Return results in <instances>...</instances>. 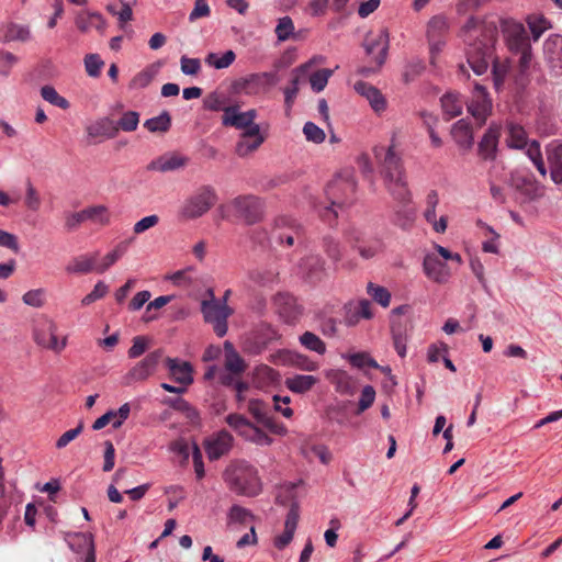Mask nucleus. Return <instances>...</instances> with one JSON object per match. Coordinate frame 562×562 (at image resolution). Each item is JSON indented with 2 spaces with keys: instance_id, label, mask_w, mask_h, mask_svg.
Instances as JSON below:
<instances>
[{
  "instance_id": "29",
  "label": "nucleus",
  "mask_w": 562,
  "mask_h": 562,
  "mask_svg": "<svg viewBox=\"0 0 562 562\" xmlns=\"http://www.w3.org/2000/svg\"><path fill=\"white\" fill-rule=\"evenodd\" d=\"M506 145L512 149H524L530 142L528 134L522 125L515 122L506 123Z\"/></svg>"
},
{
  "instance_id": "39",
  "label": "nucleus",
  "mask_w": 562,
  "mask_h": 562,
  "mask_svg": "<svg viewBox=\"0 0 562 562\" xmlns=\"http://www.w3.org/2000/svg\"><path fill=\"white\" fill-rule=\"evenodd\" d=\"M226 350L225 368L228 372L239 374L245 370V363L241 357L236 352L232 342L225 341Z\"/></svg>"
},
{
  "instance_id": "8",
  "label": "nucleus",
  "mask_w": 562,
  "mask_h": 562,
  "mask_svg": "<svg viewBox=\"0 0 562 562\" xmlns=\"http://www.w3.org/2000/svg\"><path fill=\"white\" fill-rule=\"evenodd\" d=\"M341 313L336 304H326L314 314L316 329L326 338H337L344 324L337 315Z\"/></svg>"
},
{
  "instance_id": "33",
  "label": "nucleus",
  "mask_w": 562,
  "mask_h": 562,
  "mask_svg": "<svg viewBox=\"0 0 562 562\" xmlns=\"http://www.w3.org/2000/svg\"><path fill=\"white\" fill-rule=\"evenodd\" d=\"M279 331L270 324H261L255 333L256 339V352H260L267 348V346L278 339H280Z\"/></svg>"
},
{
  "instance_id": "1",
  "label": "nucleus",
  "mask_w": 562,
  "mask_h": 562,
  "mask_svg": "<svg viewBox=\"0 0 562 562\" xmlns=\"http://www.w3.org/2000/svg\"><path fill=\"white\" fill-rule=\"evenodd\" d=\"M461 37L467 48V60L475 75L486 72L492 64L494 86L498 89L503 83L507 66L497 61L494 56V31L475 16H470L461 30Z\"/></svg>"
},
{
  "instance_id": "19",
  "label": "nucleus",
  "mask_w": 562,
  "mask_h": 562,
  "mask_svg": "<svg viewBox=\"0 0 562 562\" xmlns=\"http://www.w3.org/2000/svg\"><path fill=\"white\" fill-rule=\"evenodd\" d=\"M423 270L426 277L435 283L443 284L450 279V270L446 262L434 254H427L423 260Z\"/></svg>"
},
{
  "instance_id": "16",
  "label": "nucleus",
  "mask_w": 562,
  "mask_h": 562,
  "mask_svg": "<svg viewBox=\"0 0 562 562\" xmlns=\"http://www.w3.org/2000/svg\"><path fill=\"white\" fill-rule=\"evenodd\" d=\"M276 82V74L270 71L250 74L235 81L234 87L246 94H256L261 88L273 85Z\"/></svg>"
},
{
  "instance_id": "5",
  "label": "nucleus",
  "mask_w": 562,
  "mask_h": 562,
  "mask_svg": "<svg viewBox=\"0 0 562 562\" xmlns=\"http://www.w3.org/2000/svg\"><path fill=\"white\" fill-rule=\"evenodd\" d=\"M225 209L247 225L258 223L263 215V202L252 194L236 196Z\"/></svg>"
},
{
  "instance_id": "7",
  "label": "nucleus",
  "mask_w": 562,
  "mask_h": 562,
  "mask_svg": "<svg viewBox=\"0 0 562 562\" xmlns=\"http://www.w3.org/2000/svg\"><path fill=\"white\" fill-rule=\"evenodd\" d=\"M373 154L380 164L383 180L405 175L403 159L395 151V135H393L389 147L375 146Z\"/></svg>"
},
{
  "instance_id": "26",
  "label": "nucleus",
  "mask_w": 562,
  "mask_h": 562,
  "mask_svg": "<svg viewBox=\"0 0 562 562\" xmlns=\"http://www.w3.org/2000/svg\"><path fill=\"white\" fill-rule=\"evenodd\" d=\"M385 187L392 198L402 205L412 202V193L408 189L406 175L384 180Z\"/></svg>"
},
{
  "instance_id": "49",
  "label": "nucleus",
  "mask_w": 562,
  "mask_h": 562,
  "mask_svg": "<svg viewBox=\"0 0 562 562\" xmlns=\"http://www.w3.org/2000/svg\"><path fill=\"white\" fill-rule=\"evenodd\" d=\"M87 221H91L98 224H109L110 216L108 209L104 205H93L82 210Z\"/></svg>"
},
{
  "instance_id": "36",
  "label": "nucleus",
  "mask_w": 562,
  "mask_h": 562,
  "mask_svg": "<svg viewBox=\"0 0 562 562\" xmlns=\"http://www.w3.org/2000/svg\"><path fill=\"white\" fill-rule=\"evenodd\" d=\"M277 226H289V229L284 233L274 232L273 238L279 244H286L288 246H292L294 244V239L299 237L300 227L295 225H291L292 221L286 217L278 218L276 222Z\"/></svg>"
},
{
  "instance_id": "53",
  "label": "nucleus",
  "mask_w": 562,
  "mask_h": 562,
  "mask_svg": "<svg viewBox=\"0 0 562 562\" xmlns=\"http://www.w3.org/2000/svg\"><path fill=\"white\" fill-rule=\"evenodd\" d=\"M139 123V113L136 111H127L115 122L117 132L120 130L124 132H133L137 128Z\"/></svg>"
},
{
  "instance_id": "28",
  "label": "nucleus",
  "mask_w": 562,
  "mask_h": 562,
  "mask_svg": "<svg viewBox=\"0 0 562 562\" xmlns=\"http://www.w3.org/2000/svg\"><path fill=\"white\" fill-rule=\"evenodd\" d=\"M98 257V251L77 256L67 265L66 271L72 274H88L92 271L95 272Z\"/></svg>"
},
{
  "instance_id": "24",
  "label": "nucleus",
  "mask_w": 562,
  "mask_h": 562,
  "mask_svg": "<svg viewBox=\"0 0 562 562\" xmlns=\"http://www.w3.org/2000/svg\"><path fill=\"white\" fill-rule=\"evenodd\" d=\"M353 89L357 93L364 97L371 108L376 112L381 113L386 109V100L381 91L374 86L366 81H358L353 85Z\"/></svg>"
},
{
  "instance_id": "14",
  "label": "nucleus",
  "mask_w": 562,
  "mask_h": 562,
  "mask_svg": "<svg viewBox=\"0 0 562 562\" xmlns=\"http://www.w3.org/2000/svg\"><path fill=\"white\" fill-rule=\"evenodd\" d=\"M233 436L225 429L206 438L204 449L209 460L215 461L227 454L233 448Z\"/></svg>"
},
{
  "instance_id": "11",
  "label": "nucleus",
  "mask_w": 562,
  "mask_h": 562,
  "mask_svg": "<svg viewBox=\"0 0 562 562\" xmlns=\"http://www.w3.org/2000/svg\"><path fill=\"white\" fill-rule=\"evenodd\" d=\"M362 46L368 56L374 55V53L378 52L373 59L378 60V66H383L386 60L390 46V34L387 29H381L378 33H367Z\"/></svg>"
},
{
  "instance_id": "31",
  "label": "nucleus",
  "mask_w": 562,
  "mask_h": 562,
  "mask_svg": "<svg viewBox=\"0 0 562 562\" xmlns=\"http://www.w3.org/2000/svg\"><path fill=\"white\" fill-rule=\"evenodd\" d=\"M451 135L460 148L470 149L473 146L472 128L464 120H459L452 125Z\"/></svg>"
},
{
  "instance_id": "45",
  "label": "nucleus",
  "mask_w": 562,
  "mask_h": 562,
  "mask_svg": "<svg viewBox=\"0 0 562 562\" xmlns=\"http://www.w3.org/2000/svg\"><path fill=\"white\" fill-rule=\"evenodd\" d=\"M241 438L260 447L271 446L273 442V439L254 423Z\"/></svg>"
},
{
  "instance_id": "55",
  "label": "nucleus",
  "mask_w": 562,
  "mask_h": 562,
  "mask_svg": "<svg viewBox=\"0 0 562 562\" xmlns=\"http://www.w3.org/2000/svg\"><path fill=\"white\" fill-rule=\"evenodd\" d=\"M22 301L25 305L41 308L46 301V290L43 288L30 290L23 294Z\"/></svg>"
},
{
  "instance_id": "17",
  "label": "nucleus",
  "mask_w": 562,
  "mask_h": 562,
  "mask_svg": "<svg viewBox=\"0 0 562 562\" xmlns=\"http://www.w3.org/2000/svg\"><path fill=\"white\" fill-rule=\"evenodd\" d=\"M543 55L550 69L562 75V35L552 34L544 41Z\"/></svg>"
},
{
  "instance_id": "44",
  "label": "nucleus",
  "mask_w": 562,
  "mask_h": 562,
  "mask_svg": "<svg viewBox=\"0 0 562 562\" xmlns=\"http://www.w3.org/2000/svg\"><path fill=\"white\" fill-rule=\"evenodd\" d=\"M41 97L49 104L57 106L61 110H67L70 108L69 101L63 95H60L53 86H43L41 88Z\"/></svg>"
},
{
  "instance_id": "27",
  "label": "nucleus",
  "mask_w": 562,
  "mask_h": 562,
  "mask_svg": "<svg viewBox=\"0 0 562 562\" xmlns=\"http://www.w3.org/2000/svg\"><path fill=\"white\" fill-rule=\"evenodd\" d=\"M312 63H313V60H310V61L302 64L299 67L294 68L292 71V78L290 81V86H288L283 89L284 105H285V110L288 113L292 110V106H293L294 101L299 93V85H300L299 74L307 72L312 66Z\"/></svg>"
},
{
  "instance_id": "22",
  "label": "nucleus",
  "mask_w": 562,
  "mask_h": 562,
  "mask_svg": "<svg viewBox=\"0 0 562 562\" xmlns=\"http://www.w3.org/2000/svg\"><path fill=\"white\" fill-rule=\"evenodd\" d=\"M32 38L31 29L26 24L14 22L0 24V43L29 42Z\"/></svg>"
},
{
  "instance_id": "34",
  "label": "nucleus",
  "mask_w": 562,
  "mask_h": 562,
  "mask_svg": "<svg viewBox=\"0 0 562 562\" xmlns=\"http://www.w3.org/2000/svg\"><path fill=\"white\" fill-rule=\"evenodd\" d=\"M278 271L273 268H256L249 271L250 281L258 286H271L278 281Z\"/></svg>"
},
{
  "instance_id": "9",
  "label": "nucleus",
  "mask_w": 562,
  "mask_h": 562,
  "mask_svg": "<svg viewBox=\"0 0 562 562\" xmlns=\"http://www.w3.org/2000/svg\"><path fill=\"white\" fill-rule=\"evenodd\" d=\"M501 29L505 43L512 53L526 49L531 46L529 36L522 23L513 19H506L502 21Z\"/></svg>"
},
{
  "instance_id": "25",
  "label": "nucleus",
  "mask_w": 562,
  "mask_h": 562,
  "mask_svg": "<svg viewBox=\"0 0 562 562\" xmlns=\"http://www.w3.org/2000/svg\"><path fill=\"white\" fill-rule=\"evenodd\" d=\"M550 176L555 184H562V143L552 142L546 148Z\"/></svg>"
},
{
  "instance_id": "52",
  "label": "nucleus",
  "mask_w": 562,
  "mask_h": 562,
  "mask_svg": "<svg viewBox=\"0 0 562 562\" xmlns=\"http://www.w3.org/2000/svg\"><path fill=\"white\" fill-rule=\"evenodd\" d=\"M367 293L382 307H387L390 305L391 293L386 288L369 282L367 285Z\"/></svg>"
},
{
  "instance_id": "2",
  "label": "nucleus",
  "mask_w": 562,
  "mask_h": 562,
  "mask_svg": "<svg viewBox=\"0 0 562 562\" xmlns=\"http://www.w3.org/2000/svg\"><path fill=\"white\" fill-rule=\"evenodd\" d=\"M223 480L232 492L245 497H256L263 490L258 469L244 459L231 461L223 472Z\"/></svg>"
},
{
  "instance_id": "62",
  "label": "nucleus",
  "mask_w": 562,
  "mask_h": 562,
  "mask_svg": "<svg viewBox=\"0 0 562 562\" xmlns=\"http://www.w3.org/2000/svg\"><path fill=\"white\" fill-rule=\"evenodd\" d=\"M375 400V390L372 385H366L362 391L358 403V412L362 413L372 406Z\"/></svg>"
},
{
  "instance_id": "58",
  "label": "nucleus",
  "mask_w": 562,
  "mask_h": 562,
  "mask_svg": "<svg viewBox=\"0 0 562 562\" xmlns=\"http://www.w3.org/2000/svg\"><path fill=\"white\" fill-rule=\"evenodd\" d=\"M294 32V24L290 16L280 18L276 27V34L280 42H284L291 37Z\"/></svg>"
},
{
  "instance_id": "6",
  "label": "nucleus",
  "mask_w": 562,
  "mask_h": 562,
  "mask_svg": "<svg viewBox=\"0 0 562 562\" xmlns=\"http://www.w3.org/2000/svg\"><path fill=\"white\" fill-rule=\"evenodd\" d=\"M217 194L211 186L201 187L193 195L189 196L181 206L180 214L184 218L201 217L216 203Z\"/></svg>"
},
{
  "instance_id": "54",
  "label": "nucleus",
  "mask_w": 562,
  "mask_h": 562,
  "mask_svg": "<svg viewBox=\"0 0 562 562\" xmlns=\"http://www.w3.org/2000/svg\"><path fill=\"white\" fill-rule=\"evenodd\" d=\"M67 346V337L58 340L56 336V325L53 322H47V345L45 349L53 350L59 353Z\"/></svg>"
},
{
  "instance_id": "47",
  "label": "nucleus",
  "mask_w": 562,
  "mask_h": 562,
  "mask_svg": "<svg viewBox=\"0 0 562 562\" xmlns=\"http://www.w3.org/2000/svg\"><path fill=\"white\" fill-rule=\"evenodd\" d=\"M248 412L256 419V422L262 426L272 417L269 415L267 404L258 398H252L249 401Z\"/></svg>"
},
{
  "instance_id": "3",
  "label": "nucleus",
  "mask_w": 562,
  "mask_h": 562,
  "mask_svg": "<svg viewBox=\"0 0 562 562\" xmlns=\"http://www.w3.org/2000/svg\"><path fill=\"white\" fill-rule=\"evenodd\" d=\"M357 180L355 171L351 169H345L339 172L327 186L326 195L330 201V205L324 209L322 217L325 221L330 222L329 216L335 220L337 217V211L333 207L342 209L349 206L356 200Z\"/></svg>"
},
{
  "instance_id": "15",
  "label": "nucleus",
  "mask_w": 562,
  "mask_h": 562,
  "mask_svg": "<svg viewBox=\"0 0 562 562\" xmlns=\"http://www.w3.org/2000/svg\"><path fill=\"white\" fill-rule=\"evenodd\" d=\"M273 303L277 313L285 324H294L302 314V307L297 300L289 293H278Z\"/></svg>"
},
{
  "instance_id": "20",
  "label": "nucleus",
  "mask_w": 562,
  "mask_h": 562,
  "mask_svg": "<svg viewBox=\"0 0 562 562\" xmlns=\"http://www.w3.org/2000/svg\"><path fill=\"white\" fill-rule=\"evenodd\" d=\"M166 367L175 382L186 387L193 383V367L189 361L178 358H167Z\"/></svg>"
},
{
  "instance_id": "35",
  "label": "nucleus",
  "mask_w": 562,
  "mask_h": 562,
  "mask_svg": "<svg viewBox=\"0 0 562 562\" xmlns=\"http://www.w3.org/2000/svg\"><path fill=\"white\" fill-rule=\"evenodd\" d=\"M317 382L314 375L296 374L285 380V386L294 393L302 394L310 391Z\"/></svg>"
},
{
  "instance_id": "60",
  "label": "nucleus",
  "mask_w": 562,
  "mask_h": 562,
  "mask_svg": "<svg viewBox=\"0 0 562 562\" xmlns=\"http://www.w3.org/2000/svg\"><path fill=\"white\" fill-rule=\"evenodd\" d=\"M108 292L109 285L105 284L103 281H98L94 284L93 290L81 300V304L85 306L90 305L97 300L104 297L108 294Z\"/></svg>"
},
{
  "instance_id": "30",
  "label": "nucleus",
  "mask_w": 562,
  "mask_h": 562,
  "mask_svg": "<svg viewBox=\"0 0 562 562\" xmlns=\"http://www.w3.org/2000/svg\"><path fill=\"white\" fill-rule=\"evenodd\" d=\"M187 164V158L172 155V156H161L155 160H151L148 166L147 170L149 171H160V172H168L173 171L177 169H180L184 167Z\"/></svg>"
},
{
  "instance_id": "46",
  "label": "nucleus",
  "mask_w": 562,
  "mask_h": 562,
  "mask_svg": "<svg viewBox=\"0 0 562 562\" xmlns=\"http://www.w3.org/2000/svg\"><path fill=\"white\" fill-rule=\"evenodd\" d=\"M235 58L236 54L229 49L222 55L217 53H210L205 58V63L215 69H224L229 67L234 63Z\"/></svg>"
},
{
  "instance_id": "51",
  "label": "nucleus",
  "mask_w": 562,
  "mask_h": 562,
  "mask_svg": "<svg viewBox=\"0 0 562 562\" xmlns=\"http://www.w3.org/2000/svg\"><path fill=\"white\" fill-rule=\"evenodd\" d=\"M334 74V70L331 69H328V68H323V69H319L315 72H313L311 76H310V85H311V88L314 92L316 93H319L322 92L329 78L333 76Z\"/></svg>"
},
{
  "instance_id": "38",
  "label": "nucleus",
  "mask_w": 562,
  "mask_h": 562,
  "mask_svg": "<svg viewBox=\"0 0 562 562\" xmlns=\"http://www.w3.org/2000/svg\"><path fill=\"white\" fill-rule=\"evenodd\" d=\"M440 103L443 113L448 115V120L457 117L462 113L463 103L457 93H445L440 99Z\"/></svg>"
},
{
  "instance_id": "10",
  "label": "nucleus",
  "mask_w": 562,
  "mask_h": 562,
  "mask_svg": "<svg viewBox=\"0 0 562 562\" xmlns=\"http://www.w3.org/2000/svg\"><path fill=\"white\" fill-rule=\"evenodd\" d=\"M339 310L342 314L344 325L347 327H355L362 319L373 317L371 302L367 299L349 300Z\"/></svg>"
},
{
  "instance_id": "37",
  "label": "nucleus",
  "mask_w": 562,
  "mask_h": 562,
  "mask_svg": "<svg viewBox=\"0 0 562 562\" xmlns=\"http://www.w3.org/2000/svg\"><path fill=\"white\" fill-rule=\"evenodd\" d=\"M491 100L488 97H472V100L468 103L469 113L477 121L484 122L491 111Z\"/></svg>"
},
{
  "instance_id": "61",
  "label": "nucleus",
  "mask_w": 562,
  "mask_h": 562,
  "mask_svg": "<svg viewBox=\"0 0 562 562\" xmlns=\"http://www.w3.org/2000/svg\"><path fill=\"white\" fill-rule=\"evenodd\" d=\"M349 362L351 366H353L356 368H360V369L364 368V367H369V368H373V369L379 368L378 362L373 358H371L368 353H364V352L352 353L349 357Z\"/></svg>"
},
{
  "instance_id": "63",
  "label": "nucleus",
  "mask_w": 562,
  "mask_h": 562,
  "mask_svg": "<svg viewBox=\"0 0 562 562\" xmlns=\"http://www.w3.org/2000/svg\"><path fill=\"white\" fill-rule=\"evenodd\" d=\"M19 61V58L7 50L0 49V75L9 76L11 68Z\"/></svg>"
},
{
  "instance_id": "64",
  "label": "nucleus",
  "mask_w": 562,
  "mask_h": 562,
  "mask_svg": "<svg viewBox=\"0 0 562 562\" xmlns=\"http://www.w3.org/2000/svg\"><path fill=\"white\" fill-rule=\"evenodd\" d=\"M180 67L182 74L186 76H195L201 69V61L199 58L182 56L180 59Z\"/></svg>"
},
{
  "instance_id": "13",
  "label": "nucleus",
  "mask_w": 562,
  "mask_h": 562,
  "mask_svg": "<svg viewBox=\"0 0 562 562\" xmlns=\"http://www.w3.org/2000/svg\"><path fill=\"white\" fill-rule=\"evenodd\" d=\"M240 137L235 146V153L239 157H246L257 150L265 142L260 126L255 121L241 130Z\"/></svg>"
},
{
  "instance_id": "41",
  "label": "nucleus",
  "mask_w": 562,
  "mask_h": 562,
  "mask_svg": "<svg viewBox=\"0 0 562 562\" xmlns=\"http://www.w3.org/2000/svg\"><path fill=\"white\" fill-rule=\"evenodd\" d=\"M527 24L535 42H537L547 30L552 27L551 22L542 14L529 15L527 18Z\"/></svg>"
},
{
  "instance_id": "23",
  "label": "nucleus",
  "mask_w": 562,
  "mask_h": 562,
  "mask_svg": "<svg viewBox=\"0 0 562 562\" xmlns=\"http://www.w3.org/2000/svg\"><path fill=\"white\" fill-rule=\"evenodd\" d=\"M499 136L498 126H490L483 134L479 142L477 151L484 160H494L496 158Z\"/></svg>"
},
{
  "instance_id": "59",
  "label": "nucleus",
  "mask_w": 562,
  "mask_h": 562,
  "mask_svg": "<svg viewBox=\"0 0 562 562\" xmlns=\"http://www.w3.org/2000/svg\"><path fill=\"white\" fill-rule=\"evenodd\" d=\"M166 403L173 409L184 413L189 418H196V409L184 398L177 397L166 401Z\"/></svg>"
},
{
  "instance_id": "56",
  "label": "nucleus",
  "mask_w": 562,
  "mask_h": 562,
  "mask_svg": "<svg viewBox=\"0 0 562 562\" xmlns=\"http://www.w3.org/2000/svg\"><path fill=\"white\" fill-rule=\"evenodd\" d=\"M303 134L307 142H312L314 144H322L326 138L324 130L311 121L304 124Z\"/></svg>"
},
{
  "instance_id": "50",
  "label": "nucleus",
  "mask_w": 562,
  "mask_h": 562,
  "mask_svg": "<svg viewBox=\"0 0 562 562\" xmlns=\"http://www.w3.org/2000/svg\"><path fill=\"white\" fill-rule=\"evenodd\" d=\"M226 424L237 432L238 436L243 437L245 432L251 426V422L241 414L233 413L225 417Z\"/></svg>"
},
{
  "instance_id": "12",
  "label": "nucleus",
  "mask_w": 562,
  "mask_h": 562,
  "mask_svg": "<svg viewBox=\"0 0 562 562\" xmlns=\"http://www.w3.org/2000/svg\"><path fill=\"white\" fill-rule=\"evenodd\" d=\"M161 357L162 351L160 349L149 352L126 373L124 376L125 384L130 385L148 379L155 372Z\"/></svg>"
},
{
  "instance_id": "40",
  "label": "nucleus",
  "mask_w": 562,
  "mask_h": 562,
  "mask_svg": "<svg viewBox=\"0 0 562 562\" xmlns=\"http://www.w3.org/2000/svg\"><path fill=\"white\" fill-rule=\"evenodd\" d=\"M170 126L171 116L167 111H162L159 115L144 122V127L151 133H166L169 131Z\"/></svg>"
},
{
  "instance_id": "21",
  "label": "nucleus",
  "mask_w": 562,
  "mask_h": 562,
  "mask_svg": "<svg viewBox=\"0 0 562 562\" xmlns=\"http://www.w3.org/2000/svg\"><path fill=\"white\" fill-rule=\"evenodd\" d=\"M87 136L94 142L111 139L117 135V126L110 117H101L86 127Z\"/></svg>"
},
{
  "instance_id": "32",
  "label": "nucleus",
  "mask_w": 562,
  "mask_h": 562,
  "mask_svg": "<svg viewBox=\"0 0 562 562\" xmlns=\"http://www.w3.org/2000/svg\"><path fill=\"white\" fill-rule=\"evenodd\" d=\"M514 54L519 55L518 59V75L516 76V83L520 88H525L529 82V71L532 61V48L531 46L526 49L515 52Z\"/></svg>"
},
{
  "instance_id": "18",
  "label": "nucleus",
  "mask_w": 562,
  "mask_h": 562,
  "mask_svg": "<svg viewBox=\"0 0 562 562\" xmlns=\"http://www.w3.org/2000/svg\"><path fill=\"white\" fill-rule=\"evenodd\" d=\"M257 115L258 113L255 109L240 112L239 105H228L224 110L222 124L224 126H232L241 131L244 127L249 126L256 120Z\"/></svg>"
},
{
  "instance_id": "57",
  "label": "nucleus",
  "mask_w": 562,
  "mask_h": 562,
  "mask_svg": "<svg viewBox=\"0 0 562 562\" xmlns=\"http://www.w3.org/2000/svg\"><path fill=\"white\" fill-rule=\"evenodd\" d=\"M104 66V61L99 54H88L85 57V68L88 76L98 78L101 74V69Z\"/></svg>"
},
{
  "instance_id": "43",
  "label": "nucleus",
  "mask_w": 562,
  "mask_h": 562,
  "mask_svg": "<svg viewBox=\"0 0 562 562\" xmlns=\"http://www.w3.org/2000/svg\"><path fill=\"white\" fill-rule=\"evenodd\" d=\"M449 31V23L446 16L435 15L427 25V38L445 37Z\"/></svg>"
},
{
  "instance_id": "42",
  "label": "nucleus",
  "mask_w": 562,
  "mask_h": 562,
  "mask_svg": "<svg viewBox=\"0 0 562 562\" xmlns=\"http://www.w3.org/2000/svg\"><path fill=\"white\" fill-rule=\"evenodd\" d=\"M300 344L307 350L324 355L326 352V344L313 331H304L299 337Z\"/></svg>"
},
{
  "instance_id": "4",
  "label": "nucleus",
  "mask_w": 562,
  "mask_h": 562,
  "mask_svg": "<svg viewBox=\"0 0 562 562\" xmlns=\"http://www.w3.org/2000/svg\"><path fill=\"white\" fill-rule=\"evenodd\" d=\"M210 300L201 302V313L205 323L213 326L214 333L218 337L227 334V319L233 314V310L227 305L226 297L216 300L213 289H207Z\"/></svg>"
},
{
  "instance_id": "48",
  "label": "nucleus",
  "mask_w": 562,
  "mask_h": 562,
  "mask_svg": "<svg viewBox=\"0 0 562 562\" xmlns=\"http://www.w3.org/2000/svg\"><path fill=\"white\" fill-rule=\"evenodd\" d=\"M324 260L319 256H308L303 259L301 269L313 280L324 270Z\"/></svg>"
}]
</instances>
